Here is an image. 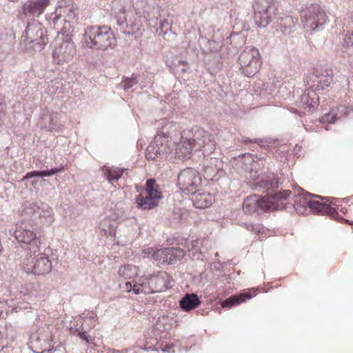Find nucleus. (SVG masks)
I'll return each instance as SVG.
<instances>
[{"instance_id":"nucleus-40","label":"nucleus","mask_w":353,"mask_h":353,"mask_svg":"<svg viewBox=\"0 0 353 353\" xmlns=\"http://www.w3.org/2000/svg\"><path fill=\"white\" fill-rule=\"evenodd\" d=\"M159 35H165L171 32V25L168 19H163L160 22V26L157 29Z\"/></svg>"},{"instance_id":"nucleus-32","label":"nucleus","mask_w":353,"mask_h":353,"mask_svg":"<svg viewBox=\"0 0 353 353\" xmlns=\"http://www.w3.org/2000/svg\"><path fill=\"white\" fill-rule=\"evenodd\" d=\"M145 191L159 201L163 197L160 186L157 183L154 179H149L146 181Z\"/></svg>"},{"instance_id":"nucleus-49","label":"nucleus","mask_w":353,"mask_h":353,"mask_svg":"<svg viewBox=\"0 0 353 353\" xmlns=\"http://www.w3.org/2000/svg\"><path fill=\"white\" fill-rule=\"evenodd\" d=\"M176 210H177V214H179V219H181V216H182L181 210L177 209Z\"/></svg>"},{"instance_id":"nucleus-8","label":"nucleus","mask_w":353,"mask_h":353,"mask_svg":"<svg viewBox=\"0 0 353 353\" xmlns=\"http://www.w3.org/2000/svg\"><path fill=\"white\" fill-rule=\"evenodd\" d=\"M115 19L120 31L125 34H134L142 26L140 13L134 8L117 13Z\"/></svg>"},{"instance_id":"nucleus-31","label":"nucleus","mask_w":353,"mask_h":353,"mask_svg":"<svg viewBox=\"0 0 353 353\" xmlns=\"http://www.w3.org/2000/svg\"><path fill=\"white\" fill-rule=\"evenodd\" d=\"M30 339L32 346H40L41 349H43V352L50 351V347H52L49 340L40 334L34 333L31 334Z\"/></svg>"},{"instance_id":"nucleus-22","label":"nucleus","mask_w":353,"mask_h":353,"mask_svg":"<svg viewBox=\"0 0 353 353\" xmlns=\"http://www.w3.org/2000/svg\"><path fill=\"white\" fill-rule=\"evenodd\" d=\"M52 212V210L48 204L41 201L32 203L26 209V213L31 214L34 219L47 218L51 215Z\"/></svg>"},{"instance_id":"nucleus-30","label":"nucleus","mask_w":353,"mask_h":353,"mask_svg":"<svg viewBox=\"0 0 353 353\" xmlns=\"http://www.w3.org/2000/svg\"><path fill=\"white\" fill-rule=\"evenodd\" d=\"M214 201V197L209 193H201L195 196L193 199L194 205L196 208H206L210 206Z\"/></svg>"},{"instance_id":"nucleus-15","label":"nucleus","mask_w":353,"mask_h":353,"mask_svg":"<svg viewBox=\"0 0 353 353\" xmlns=\"http://www.w3.org/2000/svg\"><path fill=\"white\" fill-rule=\"evenodd\" d=\"M145 254H151L154 260L159 263L172 264L181 259L184 256V251L180 248H165L154 251L152 248L144 250Z\"/></svg>"},{"instance_id":"nucleus-11","label":"nucleus","mask_w":353,"mask_h":353,"mask_svg":"<svg viewBox=\"0 0 353 353\" xmlns=\"http://www.w3.org/2000/svg\"><path fill=\"white\" fill-rule=\"evenodd\" d=\"M254 21L259 28H265L276 12V4L273 0H256L253 5Z\"/></svg>"},{"instance_id":"nucleus-27","label":"nucleus","mask_w":353,"mask_h":353,"mask_svg":"<svg viewBox=\"0 0 353 353\" xmlns=\"http://www.w3.org/2000/svg\"><path fill=\"white\" fill-rule=\"evenodd\" d=\"M159 201L150 196L145 192L140 194L136 198V203L137 206L143 210H150L156 207Z\"/></svg>"},{"instance_id":"nucleus-33","label":"nucleus","mask_w":353,"mask_h":353,"mask_svg":"<svg viewBox=\"0 0 353 353\" xmlns=\"http://www.w3.org/2000/svg\"><path fill=\"white\" fill-rule=\"evenodd\" d=\"M63 170H64V166L61 165L60 166H59L57 168H54L50 170L30 172H28L25 175V176L23 178L22 180L30 179L34 176H40V177L50 176L56 174L63 171Z\"/></svg>"},{"instance_id":"nucleus-17","label":"nucleus","mask_w":353,"mask_h":353,"mask_svg":"<svg viewBox=\"0 0 353 353\" xmlns=\"http://www.w3.org/2000/svg\"><path fill=\"white\" fill-rule=\"evenodd\" d=\"M332 199H334V198L322 197L316 194H312L310 211L334 217L338 213L334 208L330 205Z\"/></svg>"},{"instance_id":"nucleus-19","label":"nucleus","mask_w":353,"mask_h":353,"mask_svg":"<svg viewBox=\"0 0 353 353\" xmlns=\"http://www.w3.org/2000/svg\"><path fill=\"white\" fill-rule=\"evenodd\" d=\"M150 285L153 293L161 292L172 288L173 281L165 272H160L157 274L150 275Z\"/></svg>"},{"instance_id":"nucleus-14","label":"nucleus","mask_w":353,"mask_h":353,"mask_svg":"<svg viewBox=\"0 0 353 353\" xmlns=\"http://www.w3.org/2000/svg\"><path fill=\"white\" fill-rule=\"evenodd\" d=\"M257 172L251 170L249 176H246L249 179L250 186L258 191L273 190L277 188L280 183V179L276 177L274 174L268 175L256 176Z\"/></svg>"},{"instance_id":"nucleus-4","label":"nucleus","mask_w":353,"mask_h":353,"mask_svg":"<svg viewBox=\"0 0 353 353\" xmlns=\"http://www.w3.org/2000/svg\"><path fill=\"white\" fill-rule=\"evenodd\" d=\"M48 42L46 30L37 20L28 23L23 32L20 44L26 50H41Z\"/></svg>"},{"instance_id":"nucleus-29","label":"nucleus","mask_w":353,"mask_h":353,"mask_svg":"<svg viewBox=\"0 0 353 353\" xmlns=\"http://www.w3.org/2000/svg\"><path fill=\"white\" fill-rule=\"evenodd\" d=\"M297 19L291 16L283 17L280 22V30L285 35H288L293 32L296 29Z\"/></svg>"},{"instance_id":"nucleus-53","label":"nucleus","mask_w":353,"mask_h":353,"mask_svg":"<svg viewBox=\"0 0 353 353\" xmlns=\"http://www.w3.org/2000/svg\"><path fill=\"white\" fill-rule=\"evenodd\" d=\"M210 43H213V44L215 43V42L214 41H212Z\"/></svg>"},{"instance_id":"nucleus-13","label":"nucleus","mask_w":353,"mask_h":353,"mask_svg":"<svg viewBox=\"0 0 353 353\" xmlns=\"http://www.w3.org/2000/svg\"><path fill=\"white\" fill-rule=\"evenodd\" d=\"M76 54V46L70 39L57 38L54 41L52 57L57 64H64L73 59Z\"/></svg>"},{"instance_id":"nucleus-25","label":"nucleus","mask_w":353,"mask_h":353,"mask_svg":"<svg viewBox=\"0 0 353 353\" xmlns=\"http://www.w3.org/2000/svg\"><path fill=\"white\" fill-rule=\"evenodd\" d=\"M312 194L306 192L303 195L296 196L294 203V208L299 214H307L310 211Z\"/></svg>"},{"instance_id":"nucleus-37","label":"nucleus","mask_w":353,"mask_h":353,"mask_svg":"<svg viewBox=\"0 0 353 353\" xmlns=\"http://www.w3.org/2000/svg\"><path fill=\"white\" fill-rule=\"evenodd\" d=\"M77 8L74 3L68 4V7L65 8L61 11L57 10L59 14L65 19L67 23H70L72 20L74 19L77 16Z\"/></svg>"},{"instance_id":"nucleus-18","label":"nucleus","mask_w":353,"mask_h":353,"mask_svg":"<svg viewBox=\"0 0 353 353\" xmlns=\"http://www.w3.org/2000/svg\"><path fill=\"white\" fill-rule=\"evenodd\" d=\"M50 4V0H26L22 5V12L27 17H38Z\"/></svg>"},{"instance_id":"nucleus-26","label":"nucleus","mask_w":353,"mask_h":353,"mask_svg":"<svg viewBox=\"0 0 353 353\" xmlns=\"http://www.w3.org/2000/svg\"><path fill=\"white\" fill-rule=\"evenodd\" d=\"M201 301L196 294H186L179 301L181 308L186 312L190 311L197 307Z\"/></svg>"},{"instance_id":"nucleus-52","label":"nucleus","mask_w":353,"mask_h":353,"mask_svg":"<svg viewBox=\"0 0 353 353\" xmlns=\"http://www.w3.org/2000/svg\"><path fill=\"white\" fill-rule=\"evenodd\" d=\"M162 350H163V352H165V351H167V349L164 348V349H163Z\"/></svg>"},{"instance_id":"nucleus-48","label":"nucleus","mask_w":353,"mask_h":353,"mask_svg":"<svg viewBox=\"0 0 353 353\" xmlns=\"http://www.w3.org/2000/svg\"><path fill=\"white\" fill-rule=\"evenodd\" d=\"M78 335L80 338L85 341L88 343H90L89 336L86 334V332L80 331L79 332Z\"/></svg>"},{"instance_id":"nucleus-5","label":"nucleus","mask_w":353,"mask_h":353,"mask_svg":"<svg viewBox=\"0 0 353 353\" xmlns=\"http://www.w3.org/2000/svg\"><path fill=\"white\" fill-rule=\"evenodd\" d=\"M14 236L22 248L34 254L40 250L41 240L37 235L35 228L28 221L17 225Z\"/></svg>"},{"instance_id":"nucleus-41","label":"nucleus","mask_w":353,"mask_h":353,"mask_svg":"<svg viewBox=\"0 0 353 353\" xmlns=\"http://www.w3.org/2000/svg\"><path fill=\"white\" fill-rule=\"evenodd\" d=\"M343 48L347 50L348 53L353 52V32L345 34L343 39Z\"/></svg>"},{"instance_id":"nucleus-34","label":"nucleus","mask_w":353,"mask_h":353,"mask_svg":"<svg viewBox=\"0 0 353 353\" xmlns=\"http://www.w3.org/2000/svg\"><path fill=\"white\" fill-rule=\"evenodd\" d=\"M137 288H134L135 294H140L141 293L145 294H152L149 276L139 278L137 281Z\"/></svg>"},{"instance_id":"nucleus-16","label":"nucleus","mask_w":353,"mask_h":353,"mask_svg":"<svg viewBox=\"0 0 353 353\" xmlns=\"http://www.w3.org/2000/svg\"><path fill=\"white\" fill-rule=\"evenodd\" d=\"M271 208L272 201L256 194L247 197L243 203V210L248 214H259L267 212Z\"/></svg>"},{"instance_id":"nucleus-38","label":"nucleus","mask_w":353,"mask_h":353,"mask_svg":"<svg viewBox=\"0 0 353 353\" xmlns=\"http://www.w3.org/2000/svg\"><path fill=\"white\" fill-rule=\"evenodd\" d=\"M6 292H9L10 296V299L7 298H1L2 301H5L6 303L10 304L9 302L14 301H19L16 303H13V305L16 307H19V305L20 304V300L23 299L25 300L26 294L23 293L21 290L20 292L14 291V289L12 288L10 290H6Z\"/></svg>"},{"instance_id":"nucleus-12","label":"nucleus","mask_w":353,"mask_h":353,"mask_svg":"<svg viewBox=\"0 0 353 353\" xmlns=\"http://www.w3.org/2000/svg\"><path fill=\"white\" fill-rule=\"evenodd\" d=\"M201 184V179L199 172L191 168H187L178 174L177 185L179 190L185 194H194Z\"/></svg>"},{"instance_id":"nucleus-36","label":"nucleus","mask_w":353,"mask_h":353,"mask_svg":"<svg viewBox=\"0 0 353 353\" xmlns=\"http://www.w3.org/2000/svg\"><path fill=\"white\" fill-rule=\"evenodd\" d=\"M103 172L107 180L113 184L114 181H117L123 174V170L119 168L104 167Z\"/></svg>"},{"instance_id":"nucleus-39","label":"nucleus","mask_w":353,"mask_h":353,"mask_svg":"<svg viewBox=\"0 0 353 353\" xmlns=\"http://www.w3.org/2000/svg\"><path fill=\"white\" fill-rule=\"evenodd\" d=\"M118 273L125 279H131L137 274L136 267L132 265L122 266L119 269Z\"/></svg>"},{"instance_id":"nucleus-46","label":"nucleus","mask_w":353,"mask_h":353,"mask_svg":"<svg viewBox=\"0 0 353 353\" xmlns=\"http://www.w3.org/2000/svg\"><path fill=\"white\" fill-rule=\"evenodd\" d=\"M199 240L192 241L190 245H188V250H195L197 252L199 249Z\"/></svg>"},{"instance_id":"nucleus-47","label":"nucleus","mask_w":353,"mask_h":353,"mask_svg":"<svg viewBox=\"0 0 353 353\" xmlns=\"http://www.w3.org/2000/svg\"><path fill=\"white\" fill-rule=\"evenodd\" d=\"M48 128V130L49 131H58L59 130V127L57 125L56 123L54 122V119H51V121H50V123L49 124V125L47 127Z\"/></svg>"},{"instance_id":"nucleus-45","label":"nucleus","mask_w":353,"mask_h":353,"mask_svg":"<svg viewBox=\"0 0 353 353\" xmlns=\"http://www.w3.org/2000/svg\"><path fill=\"white\" fill-rule=\"evenodd\" d=\"M122 288L124 291L127 292H133L134 293V288H137V281L134 284H132L130 281H127L125 283Z\"/></svg>"},{"instance_id":"nucleus-51","label":"nucleus","mask_w":353,"mask_h":353,"mask_svg":"<svg viewBox=\"0 0 353 353\" xmlns=\"http://www.w3.org/2000/svg\"><path fill=\"white\" fill-rule=\"evenodd\" d=\"M244 141H245V143H249V142H252V141L250 140V139H246Z\"/></svg>"},{"instance_id":"nucleus-42","label":"nucleus","mask_w":353,"mask_h":353,"mask_svg":"<svg viewBox=\"0 0 353 353\" xmlns=\"http://www.w3.org/2000/svg\"><path fill=\"white\" fill-rule=\"evenodd\" d=\"M241 226L246 228L248 230H250L254 233H260L262 228L260 225H253L252 223H249L246 222H242L240 224Z\"/></svg>"},{"instance_id":"nucleus-3","label":"nucleus","mask_w":353,"mask_h":353,"mask_svg":"<svg viewBox=\"0 0 353 353\" xmlns=\"http://www.w3.org/2000/svg\"><path fill=\"white\" fill-rule=\"evenodd\" d=\"M84 46L97 50H105L116 46L114 34L106 26H90L85 30L83 37Z\"/></svg>"},{"instance_id":"nucleus-54","label":"nucleus","mask_w":353,"mask_h":353,"mask_svg":"<svg viewBox=\"0 0 353 353\" xmlns=\"http://www.w3.org/2000/svg\"><path fill=\"white\" fill-rule=\"evenodd\" d=\"M109 234L112 235V232L111 231H109Z\"/></svg>"},{"instance_id":"nucleus-44","label":"nucleus","mask_w":353,"mask_h":353,"mask_svg":"<svg viewBox=\"0 0 353 353\" xmlns=\"http://www.w3.org/2000/svg\"><path fill=\"white\" fill-rule=\"evenodd\" d=\"M69 3L73 4V0H58L55 10L61 11V10L67 8Z\"/></svg>"},{"instance_id":"nucleus-23","label":"nucleus","mask_w":353,"mask_h":353,"mask_svg":"<svg viewBox=\"0 0 353 353\" xmlns=\"http://www.w3.org/2000/svg\"><path fill=\"white\" fill-rule=\"evenodd\" d=\"M352 110L350 106L339 105L333 108L329 113L325 114L320 118L321 123H334L343 117H345Z\"/></svg>"},{"instance_id":"nucleus-50","label":"nucleus","mask_w":353,"mask_h":353,"mask_svg":"<svg viewBox=\"0 0 353 353\" xmlns=\"http://www.w3.org/2000/svg\"><path fill=\"white\" fill-rule=\"evenodd\" d=\"M254 141L257 143H262V141L261 139H254Z\"/></svg>"},{"instance_id":"nucleus-21","label":"nucleus","mask_w":353,"mask_h":353,"mask_svg":"<svg viewBox=\"0 0 353 353\" xmlns=\"http://www.w3.org/2000/svg\"><path fill=\"white\" fill-rule=\"evenodd\" d=\"M319 97H317L315 90L309 87L301 96L298 101L299 108L303 109V113L311 112L315 107L318 105Z\"/></svg>"},{"instance_id":"nucleus-20","label":"nucleus","mask_w":353,"mask_h":353,"mask_svg":"<svg viewBox=\"0 0 353 353\" xmlns=\"http://www.w3.org/2000/svg\"><path fill=\"white\" fill-rule=\"evenodd\" d=\"M151 77H152V76L148 72H146L145 74L143 73L142 76H137L135 74H132L130 77L123 78L119 86L125 91H129L138 83H139L140 88L145 87L148 84L151 83Z\"/></svg>"},{"instance_id":"nucleus-1","label":"nucleus","mask_w":353,"mask_h":353,"mask_svg":"<svg viewBox=\"0 0 353 353\" xmlns=\"http://www.w3.org/2000/svg\"><path fill=\"white\" fill-rule=\"evenodd\" d=\"M179 124L173 121L161 119L158 121L157 135L154 139V144L147 148L148 158H168L174 153L179 145L181 146L183 141Z\"/></svg>"},{"instance_id":"nucleus-9","label":"nucleus","mask_w":353,"mask_h":353,"mask_svg":"<svg viewBox=\"0 0 353 353\" xmlns=\"http://www.w3.org/2000/svg\"><path fill=\"white\" fill-rule=\"evenodd\" d=\"M332 81V70L323 67L313 68L308 70L304 79L306 85L318 91L329 87Z\"/></svg>"},{"instance_id":"nucleus-35","label":"nucleus","mask_w":353,"mask_h":353,"mask_svg":"<svg viewBox=\"0 0 353 353\" xmlns=\"http://www.w3.org/2000/svg\"><path fill=\"white\" fill-rule=\"evenodd\" d=\"M205 168V172L210 174L217 173L219 170L223 168V161L216 157H210L206 159Z\"/></svg>"},{"instance_id":"nucleus-43","label":"nucleus","mask_w":353,"mask_h":353,"mask_svg":"<svg viewBox=\"0 0 353 353\" xmlns=\"http://www.w3.org/2000/svg\"><path fill=\"white\" fill-rule=\"evenodd\" d=\"M291 194V192L290 190H283V192H279L275 193L272 196V199L275 200L276 201H280L281 199H287Z\"/></svg>"},{"instance_id":"nucleus-24","label":"nucleus","mask_w":353,"mask_h":353,"mask_svg":"<svg viewBox=\"0 0 353 353\" xmlns=\"http://www.w3.org/2000/svg\"><path fill=\"white\" fill-rule=\"evenodd\" d=\"M46 19L48 21L50 27L57 31V33L62 32L64 34V29L66 28L63 24L67 23L65 19L60 16L57 10L54 12L47 13L46 14Z\"/></svg>"},{"instance_id":"nucleus-10","label":"nucleus","mask_w":353,"mask_h":353,"mask_svg":"<svg viewBox=\"0 0 353 353\" xmlns=\"http://www.w3.org/2000/svg\"><path fill=\"white\" fill-rule=\"evenodd\" d=\"M23 261V268L27 273L35 275H44L48 274L52 270V262L48 254L39 253L34 254L29 253Z\"/></svg>"},{"instance_id":"nucleus-7","label":"nucleus","mask_w":353,"mask_h":353,"mask_svg":"<svg viewBox=\"0 0 353 353\" xmlns=\"http://www.w3.org/2000/svg\"><path fill=\"white\" fill-rule=\"evenodd\" d=\"M301 21L307 30H320L326 22L327 17L324 10L317 4H311L300 12Z\"/></svg>"},{"instance_id":"nucleus-2","label":"nucleus","mask_w":353,"mask_h":353,"mask_svg":"<svg viewBox=\"0 0 353 353\" xmlns=\"http://www.w3.org/2000/svg\"><path fill=\"white\" fill-rule=\"evenodd\" d=\"M181 139L184 141L181 146L179 145L176 149V157L179 159L188 158L194 148L201 150L205 157L212 154L216 149L214 135L201 128H194L183 130Z\"/></svg>"},{"instance_id":"nucleus-28","label":"nucleus","mask_w":353,"mask_h":353,"mask_svg":"<svg viewBox=\"0 0 353 353\" xmlns=\"http://www.w3.org/2000/svg\"><path fill=\"white\" fill-rule=\"evenodd\" d=\"M252 295L249 292L243 293L241 294H234L230 298L225 299L221 302V306L223 307L231 308L234 306L238 305L240 303L245 301L246 300L250 299Z\"/></svg>"},{"instance_id":"nucleus-6","label":"nucleus","mask_w":353,"mask_h":353,"mask_svg":"<svg viewBox=\"0 0 353 353\" xmlns=\"http://www.w3.org/2000/svg\"><path fill=\"white\" fill-rule=\"evenodd\" d=\"M239 62L244 75L254 77L262 65L259 50L254 46H245L239 54Z\"/></svg>"}]
</instances>
